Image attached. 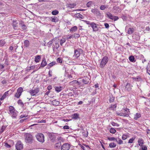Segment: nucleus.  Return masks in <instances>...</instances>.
<instances>
[{
	"label": "nucleus",
	"instance_id": "680f3d73",
	"mask_svg": "<svg viewBox=\"0 0 150 150\" xmlns=\"http://www.w3.org/2000/svg\"><path fill=\"white\" fill-rule=\"evenodd\" d=\"M63 129H69V126L67 125H65L64 126Z\"/></svg>",
	"mask_w": 150,
	"mask_h": 150
},
{
	"label": "nucleus",
	"instance_id": "39448f33",
	"mask_svg": "<svg viewBox=\"0 0 150 150\" xmlns=\"http://www.w3.org/2000/svg\"><path fill=\"white\" fill-rule=\"evenodd\" d=\"M90 76H85L82 79V81L84 84H89L91 83Z\"/></svg>",
	"mask_w": 150,
	"mask_h": 150
},
{
	"label": "nucleus",
	"instance_id": "c756f323",
	"mask_svg": "<svg viewBox=\"0 0 150 150\" xmlns=\"http://www.w3.org/2000/svg\"><path fill=\"white\" fill-rule=\"evenodd\" d=\"M51 21L52 22H57L58 21V19L57 17L54 16V17H51Z\"/></svg>",
	"mask_w": 150,
	"mask_h": 150
},
{
	"label": "nucleus",
	"instance_id": "4be33fe9",
	"mask_svg": "<svg viewBox=\"0 0 150 150\" xmlns=\"http://www.w3.org/2000/svg\"><path fill=\"white\" fill-rule=\"evenodd\" d=\"M131 88L130 84L129 83H127L125 86L126 90L127 91H130L131 90Z\"/></svg>",
	"mask_w": 150,
	"mask_h": 150
},
{
	"label": "nucleus",
	"instance_id": "49530a36",
	"mask_svg": "<svg viewBox=\"0 0 150 150\" xmlns=\"http://www.w3.org/2000/svg\"><path fill=\"white\" fill-rule=\"evenodd\" d=\"M135 139L133 138H132L131 139H130L128 142V143H132L133 142L134 140Z\"/></svg>",
	"mask_w": 150,
	"mask_h": 150
},
{
	"label": "nucleus",
	"instance_id": "37998d69",
	"mask_svg": "<svg viewBox=\"0 0 150 150\" xmlns=\"http://www.w3.org/2000/svg\"><path fill=\"white\" fill-rule=\"evenodd\" d=\"M111 124L113 126H117V127H119V124H118L117 123H115L114 122H112L111 123Z\"/></svg>",
	"mask_w": 150,
	"mask_h": 150
},
{
	"label": "nucleus",
	"instance_id": "2f4dec72",
	"mask_svg": "<svg viewBox=\"0 0 150 150\" xmlns=\"http://www.w3.org/2000/svg\"><path fill=\"white\" fill-rule=\"evenodd\" d=\"M72 118L73 119H77L79 118V114L77 113H75L72 115Z\"/></svg>",
	"mask_w": 150,
	"mask_h": 150
},
{
	"label": "nucleus",
	"instance_id": "5fc2aeb1",
	"mask_svg": "<svg viewBox=\"0 0 150 150\" xmlns=\"http://www.w3.org/2000/svg\"><path fill=\"white\" fill-rule=\"evenodd\" d=\"M54 40V39H52L51 40H50L49 42L47 43L48 45H51L52 43H53V40Z\"/></svg>",
	"mask_w": 150,
	"mask_h": 150
},
{
	"label": "nucleus",
	"instance_id": "473e14b6",
	"mask_svg": "<svg viewBox=\"0 0 150 150\" xmlns=\"http://www.w3.org/2000/svg\"><path fill=\"white\" fill-rule=\"evenodd\" d=\"M133 79L134 81H140L142 80V79L140 76H138L137 77L133 78Z\"/></svg>",
	"mask_w": 150,
	"mask_h": 150
},
{
	"label": "nucleus",
	"instance_id": "20e7f679",
	"mask_svg": "<svg viewBox=\"0 0 150 150\" xmlns=\"http://www.w3.org/2000/svg\"><path fill=\"white\" fill-rule=\"evenodd\" d=\"M108 59L107 57L105 56L103 57L100 63V67L103 68L108 62Z\"/></svg>",
	"mask_w": 150,
	"mask_h": 150
},
{
	"label": "nucleus",
	"instance_id": "f3484780",
	"mask_svg": "<svg viewBox=\"0 0 150 150\" xmlns=\"http://www.w3.org/2000/svg\"><path fill=\"white\" fill-rule=\"evenodd\" d=\"M80 55V53L79 50H75L74 51V55L76 58H78Z\"/></svg>",
	"mask_w": 150,
	"mask_h": 150
},
{
	"label": "nucleus",
	"instance_id": "f8f14e48",
	"mask_svg": "<svg viewBox=\"0 0 150 150\" xmlns=\"http://www.w3.org/2000/svg\"><path fill=\"white\" fill-rule=\"evenodd\" d=\"M39 88H36L34 90L31 89L30 91L29 92L31 95L33 96H35L39 92Z\"/></svg>",
	"mask_w": 150,
	"mask_h": 150
},
{
	"label": "nucleus",
	"instance_id": "052dcab7",
	"mask_svg": "<svg viewBox=\"0 0 150 150\" xmlns=\"http://www.w3.org/2000/svg\"><path fill=\"white\" fill-rule=\"evenodd\" d=\"M5 146L7 148H10L11 147V146L8 144L7 143H5Z\"/></svg>",
	"mask_w": 150,
	"mask_h": 150
},
{
	"label": "nucleus",
	"instance_id": "bb28decb",
	"mask_svg": "<svg viewBox=\"0 0 150 150\" xmlns=\"http://www.w3.org/2000/svg\"><path fill=\"white\" fill-rule=\"evenodd\" d=\"M77 26H75L71 28L70 30V32H74L77 30Z\"/></svg>",
	"mask_w": 150,
	"mask_h": 150
},
{
	"label": "nucleus",
	"instance_id": "13d9d810",
	"mask_svg": "<svg viewBox=\"0 0 150 150\" xmlns=\"http://www.w3.org/2000/svg\"><path fill=\"white\" fill-rule=\"evenodd\" d=\"M147 71L149 75H150V68H149L148 66L147 67Z\"/></svg>",
	"mask_w": 150,
	"mask_h": 150
},
{
	"label": "nucleus",
	"instance_id": "c9c22d12",
	"mask_svg": "<svg viewBox=\"0 0 150 150\" xmlns=\"http://www.w3.org/2000/svg\"><path fill=\"white\" fill-rule=\"evenodd\" d=\"M17 25L18 23L16 22V21H13L12 24V25L14 28L17 27L18 26Z\"/></svg>",
	"mask_w": 150,
	"mask_h": 150
},
{
	"label": "nucleus",
	"instance_id": "09e8293b",
	"mask_svg": "<svg viewBox=\"0 0 150 150\" xmlns=\"http://www.w3.org/2000/svg\"><path fill=\"white\" fill-rule=\"evenodd\" d=\"M66 42L65 39H61L60 40V44L61 45H62V44Z\"/></svg>",
	"mask_w": 150,
	"mask_h": 150
},
{
	"label": "nucleus",
	"instance_id": "338daca9",
	"mask_svg": "<svg viewBox=\"0 0 150 150\" xmlns=\"http://www.w3.org/2000/svg\"><path fill=\"white\" fill-rule=\"evenodd\" d=\"M68 35H67L66 37L67 38V39H71V38H73V36H72V35H71V36H69V37H68Z\"/></svg>",
	"mask_w": 150,
	"mask_h": 150
},
{
	"label": "nucleus",
	"instance_id": "9d476101",
	"mask_svg": "<svg viewBox=\"0 0 150 150\" xmlns=\"http://www.w3.org/2000/svg\"><path fill=\"white\" fill-rule=\"evenodd\" d=\"M16 148L17 150H21L23 148V145L21 142L18 141L16 144Z\"/></svg>",
	"mask_w": 150,
	"mask_h": 150
},
{
	"label": "nucleus",
	"instance_id": "4d7b16f0",
	"mask_svg": "<svg viewBox=\"0 0 150 150\" xmlns=\"http://www.w3.org/2000/svg\"><path fill=\"white\" fill-rule=\"evenodd\" d=\"M18 104L21 105H23V103L22 102V101L21 100H19L18 101Z\"/></svg>",
	"mask_w": 150,
	"mask_h": 150
},
{
	"label": "nucleus",
	"instance_id": "6e6d98bb",
	"mask_svg": "<svg viewBox=\"0 0 150 150\" xmlns=\"http://www.w3.org/2000/svg\"><path fill=\"white\" fill-rule=\"evenodd\" d=\"M76 6L74 4H70L69 5V7L71 8H73Z\"/></svg>",
	"mask_w": 150,
	"mask_h": 150
},
{
	"label": "nucleus",
	"instance_id": "864d4df0",
	"mask_svg": "<svg viewBox=\"0 0 150 150\" xmlns=\"http://www.w3.org/2000/svg\"><path fill=\"white\" fill-rule=\"evenodd\" d=\"M92 4V2L91 1H89L86 4V5L87 7H90L91 6Z\"/></svg>",
	"mask_w": 150,
	"mask_h": 150
},
{
	"label": "nucleus",
	"instance_id": "f03ea898",
	"mask_svg": "<svg viewBox=\"0 0 150 150\" xmlns=\"http://www.w3.org/2000/svg\"><path fill=\"white\" fill-rule=\"evenodd\" d=\"M9 113L14 118H16L17 116V112L15 110L14 108L11 106L9 107Z\"/></svg>",
	"mask_w": 150,
	"mask_h": 150
},
{
	"label": "nucleus",
	"instance_id": "3c124183",
	"mask_svg": "<svg viewBox=\"0 0 150 150\" xmlns=\"http://www.w3.org/2000/svg\"><path fill=\"white\" fill-rule=\"evenodd\" d=\"M21 27L22 29L23 30H26L27 28L25 24L22 25L21 26Z\"/></svg>",
	"mask_w": 150,
	"mask_h": 150
},
{
	"label": "nucleus",
	"instance_id": "7c9ffc66",
	"mask_svg": "<svg viewBox=\"0 0 150 150\" xmlns=\"http://www.w3.org/2000/svg\"><path fill=\"white\" fill-rule=\"evenodd\" d=\"M24 45L26 47H28L29 45V42L28 40H25L24 41Z\"/></svg>",
	"mask_w": 150,
	"mask_h": 150
},
{
	"label": "nucleus",
	"instance_id": "1a4fd4ad",
	"mask_svg": "<svg viewBox=\"0 0 150 150\" xmlns=\"http://www.w3.org/2000/svg\"><path fill=\"white\" fill-rule=\"evenodd\" d=\"M107 15L109 18L115 21L119 19V17L118 16H113L109 13L107 14Z\"/></svg>",
	"mask_w": 150,
	"mask_h": 150
},
{
	"label": "nucleus",
	"instance_id": "dca6fc26",
	"mask_svg": "<svg viewBox=\"0 0 150 150\" xmlns=\"http://www.w3.org/2000/svg\"><path fill=\"white\" fill-rule=\"evenodd\" d=\"M47 64V63L46 61V59L44 57L43 58L42 62H41L40 67H44Z\"/></svg>",
	"mask_w": 150,
	"mask_h": 150
},
{
	"label": "nucleus",
	"instance_id": "f257e3e1",
	"mask_svg": "<svg viewBox=\"0 0 150 150\" xmlns=\"http://www.w3.org/2000/svg\"><path fill=\"white\" fill-rule=\"evenodd\" d=\"M70 83V85L73 86L75 89H78L79 88L81 89L82 88H81V87H82V86L81 84V83L76 80L72 81Z\"/></svg>",
	"mask_w": 150,
	"mask_h": 150
},
{
	"label": "nucleus",
	"instance_id": "7ed1b4c3",
	"mask_svg": "<svg viewBox=\"0 0 150 150\" xmlns=\"http://www.w3.org/2000/svg\"><path fill=\"white\" fill-rule=\"evenodd\" d=\"M36 137L38 141L41 142H44V137L42 134L41 133H38L36 135Z\"/></svg>",
	"mask_w": 150,
	"mask_h": 150
},
{
	"label": "nucleus",
	"instance_id": "69168bd1",
	"mask_svg": "<svg viewBox=\"0 0 150 150\" xmlns=\"http://www.w3.org/2000/svg\"><path fill=\"white\" fill-rule=\"evenodd\" d=\"M39 2H41L42 1L44 2H49V0H38Z\"/></svg>",
	"mask_w": 150,
	"mask_h": 150
},
{
	"label": "nucleus",
	"instance_id": "e433bc0d",
	"mask_svg": "<svg viewBox=\"0 0 150 150\" xmlns=\"http://www.w3.org/2000/svg\"><path fill=\"white\" fill-rule=\"evenodd\" d=\"M128 137V135L127 134H123L122 136V139L123 140L126 139Z\"/></svg>",
	"mask_w": 150,
	"mask_h": 150
},
{
	"label": "nucleus",
	"instance_id": "ea45409f",
	"mask_svg": "<svg viewBox=\"0 0 150 150\" xmlns=\"http://www.w3.org/2000/svg\"><path fill=\"white\" fill-rule=\"evenodd\" d=\"M59 13V11L57 10H55L52 11V13L53 15H55L58 14Z\"/></svg>",
	"mask_w": 150,
	"mask_h": 150
},
{
	"label": "nucleus",
	"instance_id": "a18cd8bd",
	"mask_svg": "<svg viewBox=\"0 0 150 150\" xmlns=\"http://www.w3.org/2000/svg\"><path fill=\"white\" fill-rule=\"evenodd\" d=\"M141 146L142 147L141 149H140L139 150H147V148L146 146L143 145L142 146Z\"/></svg>",
	"mask_w": 150,
	"mask_h": 150
},
{
	"label": "nucleus",
	"instance_id": "2eb2a0df",
	"mask_svg": "<svg viewBox=\"0 0 150 150\" xmlns=\"http://www.w3.org/2000/svg\"><path fill=\"white\" fill-rule=\"evenodd\" d=\"M118 115L123 116L124 117H128L129 116L128 114L127 113H123L121 112H117L116 113Z\"/></svg>",
	"mask_w": 150,
	"mask_h": 150
},
{
	"label": "nucleus",
	"instance_id": "de8ad7c7",
	"mask_svg": "<svg viewBox=\"0 0 150 150\" xmlns=\"http://www.w3.org/2000/svg\"><path fill=\"white\" fill-rule=\"evenodd\" d=\"M5 44V42L4 40L0 41V46H3Z\"/></svg>",
	"mask_w": 150,
	"mask_h": 150
},
{
	"label": "nucleus",
	"instance_id": "f704fd0d",
	"mask_svg": "<svg viewBox=\"0 0 150 150\" xmlns=\"http://www.w3.org/2000/svg\"><path fill=\"white\" fill-rule=\"evenodd\" d=\"M56 64V62H53L50 63L48 64V67H49V68L53 66V65H54Z\"/></svg>",
	"mask_w": 150,
	"mask_h": 150
},
{
	"label": "nucleus",
	"instance_id": "6ab92c4d",
	"mask_svg": "<svg viewBox=\"0 0 150 150\" xmlns=\"http://www.w3.org/2000/svg\"><path fill=\"white\" fill-rule=\"evenodd\" d=\"M134 29L133 28H129L128 30L127 33L131 35L134 33Z\"/></svg>",
	"mask_w": 150,
	"mask_h": 150
},
{
	"label": "nucleus",
	"instance_id": "a211bd4d",
	"mask_svg": "<svg viewBox=\"0 0 150 150\" xmlns=\"http://www.w3.org/2000/svg\"><path fill=\"white\" fill-rule=\"evenodd\" d=\"M61 145V142L59 141L55 144L54 147L56 149H59Z\"/></svg>",
	"mask_w": 150,
	"mask_h": 150
},
{
	"label": "nucleus",
	"instance_id": "c85d7f7f",
	"mask_svg": "<svg viewBox=\"0 0 150 150\" xmlns=\"http://www.w3.org/2000/svg\"><path fill=\"white\" fill-rule=\"evenodd\" d=\"M52 102L53 105L56 106L59 105V103L58 101L55 100L52 101Z\"/></svg>",
	"mask_w": 150,
	"mask_h": 150
},
{
	"label": "nucleus",
	"instance_id": "c03bdc74",
	"mask_svg": "<svg viewBox=\"0 0 150 150\" xmlns=\"http://www.w3.org/2000/svg\"><path fill=\"white\" fill-rule=\"evenodd\" d=\"M116 138L114 137H108V139L110 141H113L115 140H116Z\"/></svg>",
	"mask_w": 150,
	"mask_h": 150
},
{
	"label": "nucleus",
	"instance_id": "393cba45",
	"mask_svg": "<svg viewBox=\"0 0 150 150\" xmlns=\"http://www.w3.org/2000/svg\"><path fill=\"white\" fill-rule=\"evenodd\" d=\"M116 141L119 144H123V141L119 138H116Z\"/></svg>",
	"mask_w": 150,
	"mask_h": 150
},
{
	"label": "nucleus",
	"instance_id": "aec40b11",
	"mask_svg": "<svg viewBox=\"0 0 150 150\" xmlns=\"http://www.w3.org/2000/svg\"><path fill=\"white\" fill-rule=\"evenodd\" d=\"M41 55H37L35 57V61L36 63L39 62V61L41 59Z\"/></svg>",
	"mask_w": 150,
	"mask_h": 150
},
{
	"label": "nucleus",
	"instance_id": "72a5a7b5",
	"mask_svg": "<svg viewBox=\"0 0 150 150\" xmlns=\"http://www.w3.org/2000/svg\"><path fill=\"white\" fill-rule=\"evenodd\" d=\"M129 59L131 62H135L134 58L133 56H131L129 58Z\"/></svg>",
	"mask_w": 150,
	"mask_h": 150
},
{
	"label": "nucleus",
	"instance_id": "b1692460",
	"mask_svg": "<svg viewBox=\"0 0 150 150\" xmlns=\"http://www.w3.org/2000/svg\"><path fill=\"white\" fill-rule=\"evenodd\" d=\"M139 145L141 146H142L144 144V141L142 139H139L138 141Z\"/></svg>",
	"mask_w": 150,
	"mask_h": 150
},
{
	"label": "nucleus",
	"instance_id": "58836bf2",
	"mask_svg": "<svg viewBox=\"0 0 150 150\" xmlns=\"http://www.w3.org/2000/svg\"><path fill=\"white\" fill-rule=\"evenodd\" d=\"M72 36H73V38H79L80 37V35L79 34L75 33L74 34L72 35Z\"/></svg>",
	"mask_w": 150,
	"mask_h": 150
},
{
	"label": "nucleus",
	"instance_id": "4468645a",
	"mask_svg": "<svg viewBox=\"0 0 150 150\" xmlns=\"http://www.w3.org/2000/svg\"><path fill=\"white\" fill-rule=\"evenodd\" d=\"M133 39H134L136 41H138L140 40V36L138 34L135 33L132 36Z\"/></svg>",
	"mask_w": 150,
	"mask_h": 150
},
{
	"label": "nucleus",
	"instance_id": "423d86ee",
	"mask_svg": "<svg viewBox=\"0 0 150 150\" xmlns=\"http://www.w3.org/2000/svg\"><path fill=\"white\" fill-rule=\"evenodd\" d=\"M25 141L26 142L30 143L33 140L32 135L30 134H25Z\"/></svg>",
	"mask_w": 150,
	"mask_h": 150
},
{
	"label": "nucleus",
	"instance_id": "ddd939ff",
	"mask_svg": "<svg viewBox=\"0 0 150 150\" xmlns=\"http://www.w3.org/2000/svg\"><path fill=\"white\" fill-rule=\"evenodd\" d=\"M91 24V26L93 29V31L96 32L97 31H98V29L96 26V25L95 23L92 22Z\"/></svg>",
	"mask_w": 150,
	"mask_h": 150
},
{
	"label": "nucleus",
	"instance_id": "8fccbe9b",
	"mask_svg": "<svg viewBox=\"0 0 150 150\" xmlns=\"http://www.w3.org/2000/svg\"><path fill=\"white\" fill-rule=\"evenodd\" d=\"M6 127L4 126H2L1 129L0 130V133H2L5 129Z\"/></svg>",
	"mask_w": 150,
	"mask_h": 150
},
{
	"label": "nucleus",
	"instance_id": "774afa93",
	"mask_svg": "<svg viewBox=\"0 0 150 150\" xmlns=\"http://www.w3.org/2000/svg\"><path fill=\"white\" fill-rule=\"evenodd\" d=\"M124 110L126 112H130L129 109L127 108H125Z\"/></svg>",
	"mask_w": 150,
	"mask_h": 150
},
{
	"label": "nucleus",
	"instance_id": "4c0bfd02",
	"mask_svg": "<svg viewBox=\"0 0 150 150\" xmlns=\"http://www.w3.org/2000/svg\"><path fill=\"white\" fill-rule=\"evenodd\" d=\"M108 8L107 6H106L102 5L100 6V10H105V9Z\"/></svg>",
	"mask_w": 150,
	"mask_h": 150
},
{
	"label": "nucleus",
	"instance_id": "412c9836",
	"mask_svg": "<svg viewBox=\"0 0 150 150\" xmlns=\"http://www.w3.org/2000/svg\"><path fill=\"white\" fill-rule=\"evenodd\" d=\"M141 117V115L139 113H137L134 114V119L135 120H137L139 118Z\"/></svg>",
	"mask_w": 150,
	"mask_h": 150
},
{
	"label": "nucleus",
	"instance_id": "bf43d9fd",
	"mask_svg": "<svg viewBox=\"0 0 150 150\" xmlns=\"http://www.w3.org/2000/svg\"><path fill=\"white\" fill-rule=\"evenodd\" d=\"M104 25L105 27V28H108L109 27V25L107 23H105L104 24Z\"/></svg>",
	"mask_w": 150,
	"mask_h": 150
},
{
	"label": "nucleus",
	"instance_id": "cd10ccee",
	"mask_svg": "<svg viewBox=\"0 0 150 150\" xmlns=\"http://www.w3.org/2000/svg\"><path fill=\"white\" fill-rule=\"evenodd\" d=\"M109 146L110 148H112L115 147L116 146V144L114 142H111L109 144Z\"/></svg>",
	"mask_w": 150,
	"mask_h": 150
},
{
	"label": "nucleus",
	"instance_id": "a19ab883",
	"mask_svg": "<svg viewBox=\"0 0 150 150\" xmlns=\"http://www.w3.org/2000/svg\"><path fill=\"white\" fill-rule=\"evenodd\" d=\"M116 132L115 129L112 128H111L110 129V132L112 134H115Z\"/></svg>",
	"mask_w": 150,
	"mask_h": 150
},
{
	"label": "nucleus",
	"instance_id": "0e129e2a",
	"mask_svg": "<svg viewBox=\"0 0 150 150\" xmlns=\"http://www.w3.org/2000/svg\"><path fill=\"white\" fill-rule=\"evenodd\" d=\"M117 107V104H115L114 105H111V108H116Z\"/></svg>",
	"mask_w": 150,
	"mask_h": 150
},
{
	"label": "nucleus",
	"instance_id": "79ce46f5",
	"mask_svg": "<svg viewBox=\"0 0 150 150\" xmlns=\"http://www.w3.org/2000/svg\"><path fill=\"white\" fill-rule=\"evenodd\" d=\"M113 9L114 10L119 11L120 10V9L119 8V7L118 6H114L113 8Z\"/></svg>",
	"mask_w": 150,
	"mask_h": 150
},
{
	"label": "nucleus",
	"instance_id": "9b49d317",
	"mask_svg": "<svg viewBox=\"0 0 150 150\" xmlns=\"http://www.w3.org/2000/svg\"><path fill=\"white\" fill-rule=\"evenodd\" d=\"M91 11L97 16H101V14L100 11L97 9H92Z\"/></svg>",
	"mask_w": 150,
	"mask_h": 150
},
{
	"label": "nucleus",
	"instance_id": "6e6552de",
	"mask_svg": "<svg viewBox=\"0 0 150 150\" xmlns=\"http://www.w3.org/2000/svg\"><path fill=\"white\" fill-rule=\"evenodd\" d=\"M23 91V88L22 87H19L17 90V92L16 93L15 96L17 98H19L21 96V93Z\"/></svg>",
	"mask_w": 150,
	"mask_h": 150
},
{
	"label": "nucleus",
	"instance_id": "5701e85b",
	"mask_svg": "<svg viewBox=\"0 0 150 150\" xmlns=\"http://www.w3.org/2000/svg\"><path fill=\"white\" fill-rule=\"evenodd\" d=\"M8 91L5 92L1 98H0L1 100H3L6 97L8 96Z\"/></svg>",
	"mask_w": 150,
	"mask_h": 150
},
{
	"label": "nucleus",
	"instance_id": "e2e57ef3",
	"mask_svg": "<svg viewBox=\"0 0 150 150\" xmlns=\"http://www.w3.org/2000/svg\"><path fill=\"white\" fill-rule=\"evenodd\" d=\"M85 23L88 25H91V23H90V21H84Z\"/></svg>",
	"mask_w": 150,
	"mask_h": 150
},
{
	"label": "nucleus",
	"instance_id": "603ef678",
	"mask_svg": "<svg viewBox=\"0 0 150 150\" xmlns=\"http://www.w3.org/2000/svg\"><path fill=\"white\" fill-rule=\"evenodd\" d=\"M57 61L58 62H59V63H62V59L60 57H59L57 59Z\"/></svg>",
	"mask_w": 150,
	"mask_h": 150
},
{
	"label": "nucleus",
	"instance_id": "a878e982",
	"mask_svg": "<svg viewBox=\"0 0 150 150\" xmlns=\"http://www.w3.org/2000/svg\"><path fill=\"white\" fill-rule=\"evenodd\" d=\"M55 91L58 93L61 91L62 89V88L61 86L55 87Z\"/></svg>",
	"mask_w": 150,
	"mask_h": 150
},
{
	"label": "nucleus",
	"instance_id": "0eeeda50",
	"mask_svg": "<svg viewBox=\"0 0 150 150\" xmlns=\"http://www.w3.org/2000/svg\"><path fill=\"white\" fill-rule=\"evenodd\" d=\"M70 148V145L68 143L63 144L61 147V150H69Z\"/></svg>",
	"mask_w": 150,
	"mask_h": 150
}]
</instances>
